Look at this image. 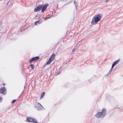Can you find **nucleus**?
Returning <instances> with one entry per match:
<instances>
[{
  "instance_id": "nucleus-1",
  "label": "nucleus",
  "mask_w": 123,
  "mask_h": 123,
  "mask_svg": "<svg viewBox=\"0 0 123 123\" xmlns=\"http://www.w3.org/2000/svg\"><path fill=\"white\" fill-rule=\"evenodd\" d=\"M102 16V14H101L98 13L93 18L91 22V23L92 25L96 24L100 21Z\"/></svg>"
},
{
  "instance_id": "nucleus-2",
  "label": "nucleus",
  "mask_w": 123,
  "mask_h": 123,
  "mask_svg": "<svg viewBox=\"0 0 123 123\" xmlns=\"http://www.w3.org/2000/svg\"><path fill=\"white\" fill-rule=\"evenodd\" d=\"M26 121L28 122H32L33 123H37V121L36 119L32 117H27Z\"/></svg>"
},
{
  "instance_id": "nucleus-3",
  "label": "nucleus",
  "mask_w": 123,
  "mask_h": 123,
  "mask_svg": "<svg viewBox=\"0 0 123 123\" xmlns=\"http://www.w3.org/2000/svg\"><path fill=\"white\" fill-rule=\"evenodd\" d=\"M41 5V6L42 8L41 12H43L46 9L49 5L48 4L46 3L44 4V5L43 4H42Z\"/></svg>"
},
{
  "instance_id": "nucleus-4",
  "label": "nucleus",
  "mask_w": 123,
  "mask_h": 123,
  "mask_svg": "<svg viewBox=\"0 0 123 123\" xmlns=\"http://www.w3.org/2000/svg\"><path fill=\"white\" fill-rule=\"evenodd\" d=\"M40 58V57L39 56H37L35 57H33L29 61V62L30 63H31L34 61L39 60Z\"/></svg>"
},
{
  "instance_id": "nucleus-5",
  "label": "nucleus",
  "mask_w": 123,
  "mask_h": 123,
  "mask_svg": "<svg viewBox=\"0 0 123 123\" xmlns=\"http://www.w3.org/2000/svg\"><path fill=\"white\" fill-rule=\"evenodd\" d=\"M5 88V87H2L0 89V93L3 94H6Z\"/></svg>"
},
{
  "instance_id": "nucleus-6",
  "label": "nucleus",
  "mask_w": 123,
  "mask_h": 123,
  "mask_svg": "<svg viewBox=\"0 0 123 123\" xmlns=\"http://www.w3.org/2000/svg\"><path fill=\"white\" fill-rule=\"evenodd\" d=\"M41 9V5H40L34 9V12H36L40 10Z\"/></svg>"
},
{
  "instance_id": "nucleus-7",
  "label": "nucleus",
  "mask_w": 123,
  "mask_h": 123,
  "mask_svg": "<svg viewBox=\"0 0 123 123\" xmlns=\"http://www.w3.org/2000/svg\"><path fill=\"white\" fill-rule=\"evenodd\" d=\"M106 110L105 108H103L101 112L102 115H105L106 114Z\"/></svg>"
},
{
  "instance_id": "nucleus-8",
  "label": "nucleus",
  "mask_w": 123,
  "mask_h": 123,
  "mask_svg": "<svg viewBox=\"0 0 123 123\" xmlns=\"http://www.w3.org/2000/svg\"><path fill=\"white\" fill-rule=\"evenodd\" d=\"M34 107L38 111H40L42 109V110H43V109H44V108H42L41 106L40 107V106H35Z\"/></svg>"
},
{
  "instance_id": "nucleus-9",
  "label": "nucleus",
  "mask_w": 123,
  "mask_h": 123,
  "mask_svg": "<svg viewBox=\"0 0 123 123\" xmlns=\"http://www.w3.org/2000/svg\"><path fill=\"white\" fill-rule=\"evenodd\" d=\"M120 61V60L119 59H118L117 60L115 61L114 62H113V63L115 65Z\"/></svg>"
},
{
  "instance_id": "nucleus-10",
  "label": "nucleus",
  "mask_w": 123,
  "mask_h": 123,
  "mask_svg": "<svg viewBox=\"0 0 123 123\" xmlns=\"http://www.w3.org/2000/svg\"><path fill=\"white\" fill-rule=\"evenodd\" d=\"M52 62V61L50 60L49 59L48 61L47 62L46 64L47 65L49 64H50Z\"/></svg>"
},
{
  "instance_id": "nucleus-11",
  "label": "nucleus",
  "mask_w": 123,
  "mask_h": 123,
  "mask_svg": "<svg viewBox=\"0 0 123 123\" xmlns=\"http://www.w3.org/2000/svg\"><path fill=\"white\" fill-rule=\"evenodd\" d=\"M42 22L39 21H37L35 22V25H37V23H38V24H41Z\"/></svg>"
},
{
  "instance_id": "nucleus-12",
  "label": "nucleus",
  "mask_w": 123,
  "mask_h": 123,
  "mask_svg": "<svg viewBox=\"0 0 123 123\" xmlns=\"http://www.w3.org/2000/svg\"><path fill=\"white\" fill-rule=\"evenodd\" d=\"M96 117L98 118H101L102 119L105 116H95Z\"/></svg>"
},
{
  "instance_id": "nucleus-13",
  "label": "nucleus",
  "mask_w": 123,
  "mask_h": 123,
  "mask_svg": "<svg viewBox=\"0 0 123 123\" xmlns=\"http://www.w3.org/2000/svg\"><path fill=\"white\" fill-rule=\"evenodd\" d=\"M45 94V92H43L42 93L41 95V96L40 98H43L44 95Z\"/></svg>"
},
{
  "instance_id": "nucleus-14",
  "label": "nucleus",
  "mask_w": 123,
  "mask_h": 123,
  "mask_svg": "<svg viewBox=\"0 0 123 123\" xmlns=\"http://www.w3.org/2000/svg\"><path fill=\"white\" fill-rule=\"evenodd\" d=\"M30 66L31 67V68H32V69H34V68L35 67L33 65L31 64V63L30 64Z\"/></svg>"
},
{
  "instance_id": "nucleus-15",
  "label": "nucleus",
  "mask_w": 123,
  "mask_h": 123,
  "mask_svg": "<svg viewBox=\"0 0 123 123\" xmlns=\"http://www.w3.org/2000/svg\"><path fill=\"white\" fill-rule=\"evenodd\" d=\"M95 115H102L101 112H98Z\"/></svg>"
},
{
  "instance_id": "nucleus-16",
  "label": "nucleus",
  "mask_w": 123,
  "mask_h": 123,
  "mask_svg": "<svg viewBox=\"0 0 123 123\" xmlns=\"http://www.w3.org/2000/svg\"><path fill=\"white\" fill-rule=\"evenodd\" d=\"M77 3L76 1H74V4L75 5L76 9L77 10V6L76 5L77 4Z\"/></svg>"
},
{
  "instance_id": "nucleus-17",
  "label": "nucleus",
  "mask_w": 123,
  "mask_h": 123,
  "mask_svg": "<svg viewBox=\"0 0 123 123\" xmlns=\"http://www.w3.org/2000/svg\"><path fill=\"white\" fill-rule=\"evenodd\" d=\"M54 59L55 58H54V57H50L49 59L51 61H52L54 60Z\"/></svg>"
},
{
  "instance_id": "nucleus-18",
  "label": "nucleus",
  "mask_w": 123,
  "mask_h": 123,
  "mask_svg": "<svg viewBox=\"0 0 123 123\" xmlns=\"http://www.w3.org/2000/svg\"><path fill=\"white\" fill-rule=\"evenodd\" d=\"M55 54L54 53H53L52 54V55L50 57H54V58H55Z\"/></svg>"
},
{
  "instance_id": "nucleus-19",
  "label": "nucleus",
  "mask_w": 123,
  "mask_h": 123,
  "mask_svg": "<svg viewBox=\"0 0 123 123\" xmlns=\"http://www.w3.org/2000/svg\"><path fill=\"white\" fill-rule=\"evenodd\" d=\"M111 70L110 69L109 71V72L106 75V76L107 75H108V74H110L111 73Z\"/></svg>"
},
{
  "instance_id": "nucleus-20",
  "label": "nucleus",
  "mask_w": 123,
  "mask_h": 123,
  "mask_svg": "<svg viewBox=\"0 0 123 123\" xmlns=\"http://www.w3.org/2000/svg\"><path fill=\"white\" fill-rule=\"evenodd\" d=\"M16 100V99H14L12 100L11 102V103L12 104L13 103H15V101Z\"/></svg>"
},
{
  "instance_id": "nucleus-21",
  "label": "nucleus",
  "mask_w": 123,
  "mask_h": 123,
  "mask_svg": "<svg viewBox=\"0 0 123 123\" xmlns=\"http://www.w3.org/2000/svg\"><path fill=\"white\" fill-rule=\"evenodd\" d=\"M38 105L40 106L42 108H44L39 103L37 102Z\"/></svg>"
},
{
  "instance_id": "nucleus-22",
  "label": "nucleus",
  "mask_w": 123,
  "mask_h": 123,
  "mask_svg": "<svg viewBox=\"0 0 123 123\" xmlns=\"http://www.w3.org/2000/svg\"><path fill=\"white\" fill-rule=\"evenodd\" d=\"M60 0L61 1L65 2L67 1L68 0Z\"/></svg>"
},
{
  "instance_id": "nucleus-23",
  "label": "nucleus",
  "mask_w": 123,
  "mask_h": 123,
  "mask_svg": "<svg viewBox=\"0 0 123 123\" xmlns=\"http://www.w3.org/2000/svg\"><path fill=\"white\" fill-rule=\"evenodd\" d=\"M2 98L1 97H0V102L2 101Z\"/></svg>"
},
{
  "instance_id": "nucleus-24",
  "label": "nucleus",
  "mask_w": 123,
  "mask_h": 123,
  "mask_svg": "<svg viewBox=\"0 0 123 123\" xmlns=\"http://www.w3.org/2000/svg\"><path fill=\"white\" fill-rule=\"evenodd\" d=\"M115 66V65H114V64H113V63H112V65L111 67H112V68H113V67H114V66Z\"/></svg>"
},
{
  "instance_id": "nucleus-25",
  "label": "nucleus",
  "mask_w": 123,
  "mask_h": 123,
  "mask_svg": "<svg viewBox=\"0 0 123 123\" xmlns=\"http://www.w3.org/2000/svg\"><path fill=\"white\" fill-rule=\"evenodd\" d=\"M50 18V17H47V18H46V19H48Z\"/></svg>"
},
{
  "instance_id": "nucleus-26",
  "label": "nucleus",
  "mask_w": 123,
  "mask_h": 123,
  "mask_svg": "<svg viewBox=\"0 0 123 123\" xmlns=\"http://www.w3.org/2000/svg\"><path fill=\"white\" fill-rule=\"evenodd\" d=\"M40 15L38 14V15L37 16H37V17H38V18H40Z\"/></svg>"
},
{
  "instance_id": "nucleus-27",
  "label": "nucleus",
  "mask_w": 123,
  "mask_h": 123,
  "mask_svg": "<svg viewBox=\"0 0 123 123\" xmlns=\"http://www.w3.org/2000/svg\"><path fill=\"white\" fill-rule=\"evenodd\" d=\"M38 15V14H37V15H36V16H35V18L36 17H37V16Z\"/></svg>"
},
{
  "instance_id": "nucleus-28",
  "label": "nucleus",
  "mask_w": 123,
  "mask_h": 123,
  "mask_svg": "<svg viewBox=\"0 0 123 123\" xmlns=\"http://www.w3.org/2000/svg\"><path fill=\"white\" fill-rule=\"evenodd\" d=\"M75 50V49H73V50L72 52H73Z\"/></svg>"
},
{
  "instance_id": "nucleus-29",
  "label": "nucleus",
  "mask_w": 123,
  "mask_h": 123,
  "mask_svg": "<svg viewBox=\"0 0 123 123\" xmlns=\"http://www.w3.org/2000/svg\"><path fill=\"white\" fill-rule=\"evenodd\" d=\"M113 68H112V67H111V70L113 69Z\"/></svg>"
},
{
  "instance_id": "nucleus-30",
  "label": "nucleus",
  "mask_w": 123,
  "mask_h": 123,
  "mask_svg": "<svg viewBox=\"0 0 123 123\" xmlns=\"http://www.w3.org/2000/svg\"><path fill=\"white\" fill-rule=\"evenodd\" d=\"M2 84L4 86H5V84L4 83H3Z\"/></svg>"
},
{
  "instance_id": "nucleus-31",
  "label": "nucleus",
  "mask_w": 123,
  "mask_h": 123,
  "mask_svg": "<svg viewBox=\"0 0 123 123\" xmlns=\"http://www.w3.org/2000/svg\"><path fill=\"white\" fill-rule=\"evenodd\" d=\"M60 72L59 71V73H58L57 74V75H58V74H59V73H60Z\"/></svg>"
},
{
  "instance_id": "nucleus-32",
  "label": "nucleus",
  "mask_w": 123,
  "mask_h": 123,
  "mask_svg": "<svg viewBox=\"0 0 123 123\" xmlns=\"http://www.w3.org/2000/svg\"><path fill=\"white\" fill-rule=\"evenodd\" d=\"M36 81H34V83H36Z\"/></svg>"
}]
</instances>
